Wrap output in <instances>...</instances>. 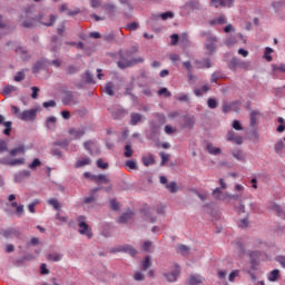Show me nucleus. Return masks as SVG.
<instances>
[{"instance_id":"nucleus-60","label":"nucleus","mask_w":285,"mask_h":285,"mask_svg":"<svg viewBox=\"0 0 285 285\" xmlns=\"http://www.w3.org/2000/svg\"><path fill=\"white\" fill-rule=\"evenodd\" d=\"M236 43H237V39H235V37L228 38V39L225 41V46H228V48L235 46Z\"/></svg>"},{"instance_id":"nucleus-8","label":"nucleus","mask_w":285,"mask_h":285,"mask_svg":"<svg viewBox=\"0 0 285 285\" xmlns=\"http://www.w3.org/2000/svg\"><path fill=\"white\" fill-rule=\"evenodd\" d=\"M179 273H181V267L176 264L174 266V271L171 273H166L165 277L167 282H177V277H179Z\"/></svg>"},{"instance_id":"nucleus-3","label":"nucleus","mask_w":285,"mask_h":285,"mask_svg":"<svg viewBox=\"0 0 285 285\" xmlns=\"http://www.w3.org/2000/svg\"><path fill=\"white\" fill-rule=\"evenodd\" d=\"M11 111L18 119L22 121H35L37 119V109H29L21 112V109L17 106H11Z\"/></svg>"},{"instance_id":"nucleus-11","label":"nucleus","mask_w":285,"mask_h":285,"mask_svg":"<svg viewBox=\"0 0 285 285\" xmlns=\"http://www.w3.org/2000/svg\"><path fill=\"white\" fill-rule=\"evenodd\" d=\"M1 124L4 126L3 135L10 137V132H12V121H6V117L0 115V125Z\"/></svg>"},{"instance_id":"nucleus-17","label":"nucleus","mask_w":285,"mask_h":285,"mask_svg":"<svg viewBox=\"0 0 285 285\" xmlns=\"http://www.w3.org/2000/svg\"><path fill=\"white\" fill-rule=\"evenodd\" d=\"M240 62H242V59L237 57L232 58L228 62L229 70H232L233 72H237V68H239Z\"/></svg>"},{"instance_id":"nucleus-22","label":"nucleus","mask_w":285,"mask_h":285,"mask_svg":"<svg viewBox=\"0 0 285 285\" xmlns=\"http://www.w3.org/2000/svg\"><path fill=\"white\" fill-rule=\"evenodd\" d=\"M206 150H207V153H209V155H222V148L215 147L210 142L207 144Z\"/></svg>"},{"instance_id":"nucleus-16","label":"nucleus","mask_w":285,"mask_h":285,"mask_svg":"<svg viewBox=\"0 0 285 285\" xmlns=\"http://www.w3.org/2000/svg\"><path fill=\"white\" fill-rule=\"evenodd\" d=\"M91 164L92 159H90V157H82L76 161L75 168H83L85 166H90Z\"/></svg>"},{"instance_id":"nucleus-4","label":"nucleus","mask_w":285,"mask_h":285,"mask_svg":"<svg viewBox=\"0 0 285 285\" xmlns=\"http://www.w3.org/2000/svg\"><path fill=\"white\" fill-rule=\"evenodd\" d=\"M78 222V233L80 235H86V237H88V239H91L92 237V228H90V225H88L86 223V216H78L77 218Z\"/></svg>"},{"instance_id":"nucleus-53","label":"nucleus","mask_w":285,"mask_h":285,"mask_svg":"<svg viewBox=\"0 0 285 285\" xmlns=\"http://www.w3.org/2000/svg\"><path fill=\"white\" fill-rule=\"evenodd\" d=\"M2 153H8V141L6 140H0V155Z\"/></svg>"},{"instance_id":"nucleus-10","label":"nucleus","mask_w":285,"mask_h":285,"mask_svg":"<svg viewBox=\"0 0 285 285\" xmlns=\"http://www.w3.org/2000/svg\"><path fill=\"white\" fill-rule=\"evenodd\" d=\"M116 253H128L131 257H135V255H137V249H135L132 245H122L116 248Z\"/></svg>"},{"instance_id":"nucleus-42","label":"nucleus","mask_w":285,"mask_h":285,"mask_svg":"<svg viewBox=\"0 0 285 285\" xmlns=\"http://www.w3.org/2000/svg\"><path fill=\"white\" fill-rule=\"evenodd\" d=\"M153 266V262L150 261V256H146L145 261L142 262V271H148Z\"/></svg>"},{"instance_id":"nucleus-12","label":"nucleus","mask_w":285,"mask_h":285,"mask_svg":"<svg viewBox=\"0 0 285 285\" xmlns=\"http://www.w3.org/2000/svg\"><path fill=\"white\" fill-rule=\"evenodd\" d=\"M204 282V277L195 274V275H190L187 279H186V284L187 285H199L203 284Z\"/></svg>"},{"instance_id":"nucleus-58","label":"nucleus","mask_w":285,"mask_h":285,"mask_svg":"<svg viewBox=\"0 0 285 285\" xmlns=\"http://www.w3.org/2000/svg\"><path fill=\"white\" fill-rule=\"evenodd\" d=\"M97 167L101 168L102 170H107L108 163H104V159L100 158V159L97 160Z\"/></svg>"},{"instance_id":"nucleus-7","label":"nucleus","mask_w":285,"mask_h":285,"mask_svg":"<svg viewBox=\"0 0 285 285\" xmlns=\"http://www.w3.org/2000/svg\"><path fill=\"white\" fill-rule=\"evenodd\" d=\"M227 141H233V144H237L238 146H242L244 144V138L239 136L234 130H229L227 132Z\"/></svg>"},{"instance_id":"nucleus-49","label":"nucleus","mask_w":285,"mask_h":285,"mask_svg":"<svg viewBox=\"0 0 285 285\" xmlns=\"http://www.w3.org/2000/svg\"><path fill=\"white\" fill-rule=\"evenodd\" d=\"M275 153H277V155H279V153H282V150H284V141L279 140L275 144Z\"/></svg>"},{"instance_id":"nucleus-1","label":"nucleus","mask_w":285,"mask_h":285,"mask_svg":"<svg viewBox=\"0 0 285 285\" xmlns=\"http://www.w3.org/2000/svg\"><path fill=\"white\" fill-rule=\"evenodd\" d=\"M137 47H131L130 49L124 51H119V61H118V68L121 70H125V68H130L131 66H135V63H144V58H131L128 59V57H132V55H136L138 52Z\"/></svg>"},{"instance_id":"nucleus-63","label":"nucleus","mask_w":285,"mask_h":285,"mask_svg":"<svg viewBox=\"0 0 285 285\" xmlns=\"http://www.w3.org/2000/svg\"><path fill=\"white\" fill-rule=\"evenodd\" d=\"M14 233H17V230L10 228V229H7L2 233L3 237H12V235H14Z\"/></svg>"},{"instance_id":"nucleus-55","label":"nucleus","mask_w":285,"mask_h":285,"mask_svg":"<svg viewBox=\"0 0 285 285\" xmlns=\"http://www.w3.org/2000/svg\"><path fill=\"white\" fill-rule=\"evenodd\" d=\"M259 255H261L259 252H250V253H249V257H250V259H252V264H255V262H256L257 259H259Z\"/></svg>"},{"instance_id":"nucleus-50","label":"nucleus","mask_w":285,"mask_h":285,"mask_svg":"<svg viewBox=\"0 0 285 285\" xmlns=\"http://www.w3.org/2000/svg\"><path fill=\"white\" fill-rule=\"evenodd\" d=\"M274 72H285V65L281 63V65H273L272 66Z\"/></svg>"},{"instance_id":"nucleus-14","label":"nucleus","mask_w":285,"mask_h":285,"mask_svg":"<svg viewBox=\"0 0 285 285\" xmlns=\"http://www.w3.org/2000/svg\"><path fill=\"white\" fill-rule=\"evenodd\" d=\"M69 135H71V137H73V139H81V137H83V135H86V129L83 128H71L69 130Z\"/></svg>"},{"instance_id":"nucleus-36","label":"nucleus","mask_w":285,"mask_h":285,"mask_svg":"<svg viewBox=\"0 0 285 285\" xmlns=\"http://www.w3.org/2000/svg\"><path fill=\"white\" fill-rule=\"evenodd\" d=\"M135 150H132V146L130 144H127L125 146V153H124V156L127 157V158H130L132 157Z\"/></svg>"},{"instance_id":"nucleus-47","label":"nucleus","mask_w":285,"mask_h":285,"mask_svg":"<svg viewBox=\"0 0 285 285\" xmlns=\"http://www.w3.org/2000/svg\"><path fill=\"white\" fill-rule=\"evenodd\" d=\"M160 19H163V21H166L167 19H174L175 13H173V11H167L165 13H161Z\"/></svg>"},{"instance_id":"nucleus-56","label":"nucleus","mask_w":285,"mask_h":285,"mask_svg":"<svg viewBox=\"0 0 285 285\" xmlns=\"http://www.w3.org/2000/svg\"><path fill=\"white\" fill-rule=\"evenodd\" d=\"M38 166H41V160H39V158H35L33 161L29 165V168L35 170V168H38Z\"/></svg>"},{"instance_id":"nucleus-13","label":"nucleus","mask_w":285,"mask_h":285,"mask_svg":"<svg viewBox=\"0 0 285 285\" xmlns=\"http://www.w3.org/2000/svg\"><path fill=\"white\" fill-rule=\"evenodd\" d=\"M28 177H30V170L24 169L14 175V181L17 184H21V181H23V179H28Z\"/></svg>"},{"instance_id":"nucleus-41","label":"nucleus","mask_w":285,"mask_h":285,"mask_svg":"<svg viewBox=\"0 0 285 285\" xmlns=\"http://www.w3.org/2000/svg\"><path fill=\"white\" fill-rule=\"evenodd\" d=\"M56 21H57V17L55 14H50L49 16V21L48 22L42 21L41 24L50 27V26H55Z\"/></svg>"},{"instance_id":"nucleus-21","label":"nucleus","mask_w":285,"mask_h":285,"mask_svg":"<svg viewBox=\"0 0 285 285\" xmlns=\"http://www.w3.org/2000/svg\"><path fill=\"white\" fill-rule=\"evenodd\" d=\"M91 181H97L99 184H109L110 179H108V176L100 174V175H94L91 177Z\"/></svg>"},{"instance_id":"nucleus-45","label":"nucleus","mask_w":285,"mask_h":285,"mask_svg":"<svg viewBox=\"0 0 285 285\" xmlns=\"http://www.w3.org/2000/svg\"><path fill=\"white\" fill-rule=\"evenodd\" d=\"M233 157L237 159L238 161H244V153L242 150H235L233 151Z\"/></svg>"},{"instance_id":"nucleus-26","label":"nucleus","mask_w":285,"mask_h":285,"mask_svg":"<svg viewBox=\"0 0 285 285\" xmlns=\"http://www.w3.org/2000/svg\"><path fill=\"white\" fill-rule=\"evenodd\" d=\"M142 164L144 166H153V164H155V156H153V154L142 156Z\"/></svg>"},{"instance_id":"nucleus-5","label":"nucleus","mask_w":285,"mask_h":285,"mask_svg":"<svg viewBox=\"0 0 285 285\" xmlns=\"http://www.w3.org/2000/svg\"><path fill=\"white\" fill-rule=\"evenodd\" d=\"M79 104V100L77 99V96L72 91H65L62 94V105L63 106H77Z\"/></svg>"},{"instance_id":"nucleus-20","label":"nucleus","mask_w":285,"mask_h":285,"mask_svg":"<svg viewBox=\"0 0 285 285\" xmlns=\"http://www.w3.org/2000/svg\"><path fill=\"white\" fill-rule=\"evenodd\" d=\"M10 157H17L18 155H26V146L20 145L9 151Z\"/></svg>"},{"instance_id":"nucleus-31","label":"nucleus","mask_w":285,"mask_h":285,"mask_svg":"<svg viewBox=\"0 0 285 285\" xmlns=\"http://www.w3.org/2000/svg\"><path fill=\"white\" fill-rule=\"evenodd\" d=\"M48 204H49V206H52V208L55 210H60L61 209V204H59V200L57 198H50L48 200Z\"/></svg>"},{"instance_id":"nucleus-35","label":"nucleus","mask_w":285,"mask_h":285,"mask_svg":"<svg viewBox=\"0 0 285 285\" xmlns=\"http://www.w3.org/2000/svg\"><path fill=\"white\" fill-rule=\"evenodd\" d=\"M16 90H17V87L9 85V86L4 87V89L2 90V95L4 97H8V95H10L11 92H16Z\"/></svg>"},{"instance_id":"nucleus-44","label":"nucleus","mask_w":285,"mask_h":285,"mask_svg":"<svg viewBox=\"0 0 285 285\" xmlns=\"http://www.w3.org/2000/svg\"><path fill=\"white\" fill-rule=\"evenodd\" d=\"M66 72L67 75H77V72H79V68H77L75 65H69Z\"/></svg>"},{"instance_id":"nucleus-48","label":"nucleus","mask_w":285,"mask_h":285,"mask_svg":"<svg viewBox=\"0 0 285 285\" xmlns=\"http://www.w3.org/2000/svg\"><path fill=\"white\" fill-rule=\"evenodd\" d=\"M257 111H250L249 117H250V126H256L257 124Z\"/></svg>"},{"instance_id":"nucleus-24","label":"nucleus","mask_w":285,"mask_h":285,"mask_svg":"<svg viewBox=\"0 0 285 285\" xmlns=\"http://www.w3.org/2000/svg\"><path fill=\"white\" fill-rule=\"evenodd\" d=\"M130 219H132V212H126L119 217L118 223L126 224L127 222H130Z\"/></svg>"},{"instance_id":"nucleus-34","label":"nucleus","mask_w":285,"mask_h":285,"mask_svg":"<svg viewBox=\"0 0 285 285\" xmlns=\"http://www.w3.org/2000/svg\"><path fill=\"white\" fill-rule=\"evenodd\" d=\"M277 277H279V269H273L268 275V281L277 282Z\"/></svg>"},{"instance_id":"nucleus-64","label":"nucleus","mask_w":285,"mask_h":285,"mask_svg":"<svg viewBox=\"0 0 285 285\" xmlns=\"http://www.w3.org/2000/svg\"><path fill=\"white\" fill-rule=\"evenodd\" d=\"M276 262H278V264H281V266L285 268V256H277Z\"/></svg>"},{"instance_id":"nucleus-32","label":"nucleus","mask_w":285,"mask_h":285,"mask_svg":"<svg viewBox=\"0 0 285 285\" xmlns=\"http://www.w3.org/2000/svg\"><path fill=\"white\" fill-rule=\"evenodd\" d=\"M112 117L114 119H124V117L126 116V112L124 111V109H117L115 111H112Z\"/></svg>"},{"instance_id":"nucleus-57","label":"nucleus","mask_w":285,"mask_h":285,"mask_svg":"<svg viewBox=\"0 0 285 285\" xmlns=\"http://www.w3.org/2000/svg\"><path fill=\"white\" fill-rule=\"evenodd\" d=\"M175 99H177V101H185V102L189 101V97L187 94H180L179 96H176Z\"/></svg>"},{"instance_id":"nucleus-62","label":"nucleus","mask_w":285,"mask_h":285,"mask_svg":"<svg viewBox=\"0 0 285 285\" xmlns=\"http://www.w3.org/2000/svg\"><path fill=\"white\" fill-rule=\"evenodd\" d=\"M236 248L239 253V256L242 257V255H244L245 250H244V244H242L240 242L236 243Z\"/></svg>"},{"instance_id":"nucleus-30","label":"nucleus","mask_w":285,"mask_h":285,"mask_svg":"<svg viewBox=\"0 0 285 285\" xmlns=\"http://www.w3.org/2000/svg\"><path fill=\"white\" fill-rule=\"evenodd\" d=\"M177 253H179L180 255H184V257H186L190 253V247H188L186 245H179L177 247Z\"/></svg>"},{"instance_id":"nucleus-23","label":"nucleus","mask_w":285,"mask_h":285,"mask_svg":"<svg viewBox=\"0 0 285 285\" xmlns=\"http://www.w3.org/2000/svg\"><path fill=\"white\" fill-rule=\"evenodd\" d=\"M105 92L106 95H109V97H115V82H107L105 86Z\"/></svg>"},{"instance_id":"nucleus-61","label":"nucleus","mask_w":285,"mask_h":285,"mask_svg":"<svg viewBox=\"0 0 285 285\" xmlns=\"http://www.w3.org/2000/svg\"><path fill=\"white\" fill-rule=\"evenodd\" d=\"M151 247H153V242L146 240V242L144 243V245H142V250H145V253H148Z\"/></svg>"},{"instance_id":"nucleus-29","label":"nucleus","mask_w":285,"mask_h":285,"mask_svg":"<svg viewBox=\"0 0 285 285\" xmlns=\"http://www.w3.org/2000/svg\"><path fill=\"white\" fill-rule=\"evenodd\" d=\"M187 8L190 10H202V3L197 0H191L187 3Z\"/></svg>"},{"instance_id":"nucleus-51","label":"nucleus","mask_w":285,"mask_h":285,"mask_svg":"<svg viewBox=\"0 0 285 285\" xmlns=\"http://www.w3.org/2000/svg\"><path fill=\"white\" fill-rule=\"evenodd\" d=\"M207 105H208V108H210L212 110H215V108H217L218 106L217 100H215L214 98H209L207 100Z\"/></svg>"},{"instance_id":"nucleus-25","label":"nucleus","mask_w":285,"mask_h":285,"mask_svg":"<svg viewBox=\"0 0 285 285\" xmlns=\"http://www.w3.org/2000/svg\"><path fill=\"white\" fill-rule=\"evenodd\" d=\"M48 262H61L63 259V254L51 253L47 256Z\"/></svg>"},{"instance_id":"nucleus-39","label":"nucleus","mask_w":285,"mask_h":285,"mask_svg":"<svg viewBox=\"0 0 285 285\" xmlns=\"http://www.w3.org/2000/svg\"><path fill=\"white\" fill-rule=\"evenodd\" d=\"M125 166L129 168V170H138L139 167L137 166V161L135 160H127Z\"/></svg>"},{"instance_id":"nucleus-37","label":"nucleus","mask_w":285,"mask_h":285,"mask_svg":"<svg viewBox=\"0 0 285 285\" xmlns=\"http://www.w3.org/2000/svg\"><path fill=\"white\" fill-rule=\"evenodd\" d=\"M43 70V61H37L33 65L32 72L37 75L39 71Z\"/></svg>"},{"instance_id":"nucleus-27","label":"nucleus","mask_w":285,"mask_h":285,"mask_svg":"<svg viewBox=\"0 0 285 285\" xmlns=\"http://www.w3.org/2000/svg\"><path fill=\"white\" fill-rule=\"evenodd\" d=\"M184 121H185V128H194L195 118L193 116H185Z\"/></svg>"},{"instance_id":"nucleus-38","label":"nucleus","mask_w":285,"mask_h":285,"mask_svg":"<svg viewBox=\"0 0 285 285\" xmlns=\"http://www.w3.org/2000/svg\"><path fill=\"white\" fill-rule=\"evenodd\" d=\"M158 95L159 97H173V94L166 87L160 88Z\"/></svg>"},{"instance_id":"nucleus-6","label":"nucleus","mask_w":285,"mask_h":285,"mask_svg":"<svg viewBox=\"0 0 285 285\" xmlns=\"http://www.w3.org/2000/svg\"><path fill=\"white\" fill-rule=\"evenodd\" d=\"M83 148L87 149V151L89 153V155H91V157L101 155V150L99 149V146L97 145V141H95V140L85 141Z\"/></svg>"},{"instance_id":"nucleus-9","label":"nucleus","mask_w":285,"mask_h":285,"mask_svg":"<svg viewBox=\"0 0 285 285\" xmlns=\"http://www.w3.org/2000/svg\"><path fill=\"white\" fill-rule=\"evenodd\" d=\"M23 161H24L23 158H16V159L0 158V164H2V166H21Z\"/></svg>"},{"instance_id":"nucleus-52","label":"nucleus","mask_w":285,"mask_h":285,"mask_svg":"<svg viewBox=\"0 0 285 285\" xmlns=\"http://www.w3.org/2000/svg\"><path fill=\"white\" fill-rule=\"evenodd\" d=\"M278 124H281L278 127H277V132H284L285 130V124H284V118L279 117L277 119Z\"/></svg>"},{"instance_id":"nucleus-59","label":"nucleus","mask_w":285,"mask_h":285,"mask_svg":"<svg viewBox=\"0 0 285 285\" xmlns=\"http://www.w3.org/2000/svg\"><path fill=\"white\" fill-rule=\"evenodd\" d=\"M23 79H26V73H23V71H19L13 78V80L18 82L23 81Z\"/></svg>"},{"instance_id":"nucleus-19","label":"nucleus","mask_w":285,"mask_h":285,"mask_svg":"<svg viewBox=\"0 0 285 285\" xmlns=\"http://www.w3.org/2000/svg\"><path fill=\"white\" fill-rule=\"evenodd\" d=\"M267 208L273 213H276V215H278L279 217L284 215V210L282 209V206L277 205L276 203H269L267 205Z\"/></svg>"},{"instance_id":"nucleus-43","label":"nucleus","mask_w":285,"mask_h":285,"mask_svg":"<svg viewBox=\"0 0 285 285\" xmlns=\"http://www.w3.org/2000/svg\"><path fill=\"white\" fill-rule=\"evenodd\" d=\"M222 77H224V75L220 71H215L210 78L212 83H217V80L222 79Z\"/></svg>"},{"instance_id":"nucleus-2","label":"nucleus","mask_w":285,"mask_h":285,"mask_svg":"<svg viewBox=\"0 0 285 285\" xmlns=\"http://www.w3.org/2000/svg\"><path fill=\"white\" fill-rule=\"evenodd\" d=\"M200 37L206 38L204 46L205 50H207V55H215V52L217 51V43L219 41V38H217V36L213 35L210 31H202Z\"/></svg>"},{"instance_id":"nucleus-40","label":"nucleus","mask_w":285,"mask_h":285,"mask_svg":"<svg viewBox=\"0 0 285 285\" xmlns=\"http://www.w3.org/2000/svg\"><path fill=\"white\" fill-rule=\"evenodd\" d=\"M166 188H168L169 193H177V190H179V187L177 186L176 181L167 184Z\"/></svg>"},{"instance_id":"nucleus-33","label":"nucleus","mask_w":285,"mask_h":285,"mask_svg":"<svg viewBox=\"0 0 285 285\" xmlns=\"http://www.w3.org/2000/svg\"><path fill=\"white\" fill-rule=\"evenodd\" d=\"M55 124H57V117L51 116V117H49V118L47 119V128H48L49 130H53Z\"/></svg>"},{"instance_id":"nucleus-18","label":"nucleus","mask_w":285,"mask_h":285,"mask_svg":"<svg viewBox=\"0 0 285 285\" xmlns=\"http://www.w3.org/2000/svg\"><path fill=\"white\" fill-rule=\"evenodd\" d=\"M226 23H228V20L226 19V16H224V14H220L219 17L209 21L210 26H224Z\"/></svg>"},{"instance_id":"nucleus-54","label":"nucleus","mask_w":285,"mask_h":285,"mask_svg":"<svg viewBox=\"0 0 285 285\" xmlns=\"http://www.w3.org/2000/svg\"><path fill=\"white\" fill-rule=\"evenodd\" d=\"M273 52V49L271 47H267L265 49V59L266 61H273V57L271 56Z\"/></svg>"},{"instance_id":"nucleus-15","label":"nucleus","mask_w":285,"mask_h":285,"mask_svg":"<svg viewBox=\"0 0 285 285\" xmlns=\"http://www.w3.org/2000/svg\"><path fill=\"white\" fill-rule=\"evenodd\" d=\"M144 121V116L138 112L130 114V126H137Z\"/></svg>"},{"instance_id":"nucleus-28","label":"nucleus","mask_w":285,"mask_h":285,"mask_svg":"<svg viewBox=\"0 0 285 285\" xmlns=\"http://www.w3.org/2000/svg\"><path fill=\"white\" fill-rule=\"evenodd\" d=\"M16 55H19L21 59H28V51L23 47H18L14 49Z\"/></svg>"},{"instance_id":"nucleus-46","label":"nucleus","mask_w":285,"mask_h":285,"mask_svg":"<svg viewBox=\"0 0 285 285\" xmlns=\"http://www.w3.org/2000/svg\"><path fill=\"white\" fill-rule=\"evenodd\" d=\"M235 0H220V8H233Z\"/></svg>"}]
</instances>
